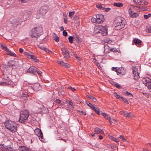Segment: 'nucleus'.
<instances>
[{
    "label": "nucleus",
    "mask_w": 151,
    "mask_h": 151,
    "mask_svg": "<svg viewBox=\"0 0 151 151\" xmlns=\"http://www.w3.org/2000/svg\"><path fill=\"white\" fill-rule=\"evenodd\" d=\"M126 24L124 19L121 17L116 18L113 22V25L116 30H119L124 28Z\"/></svg>",
    "instance_id": "obj_1"
},
{
    "label": "nucleus",
    "mask_w": 151,
    "mask_h": 151,
    "mask_svg": "<svg viewBox=\"0 0 151 151\" xmlns=\"http://www.w3.org/2000/svg\"><path fill=\"white\" fill-rule=\"evenodd\" d=\"M6 128L12 132L17 131V124L14 122L11 121H6L4 123Z\"/></svg>",
    "instance_id": "obj_2"
},
{
    "label": "nucleus",
    "mask_w": 151,
    "mask_h": 151,
    "mask_svg": "<svg viewBox=\"0 0 151 151\" xmlns=\"http://www.w3.org/2000/svg\"><path fill=\"white\" fill-rule=\"evenodd\" d=\"M29 115V111L27 109L22 111L20 114L19 122L22 123L26 122Z\"/></svg>",
    "instance_id": "obj_3"
},
{
    "label": "nucleus",
    "mask_w": 151,
    "mask_h": 151,
    "mask_svg": "<svg viewBox=\"0 0 151 151\" xmlns=\"http://www.w3.org/2000/svg\"><path fill=\"white\" fill-rule=\"evenodd\" d=\"M42 31V29L41 27H35L32 29L30 36L32 38L37 37L41 34Z\"/></svg>",
    "instance_id": "obj_4"
},
{
    "label": "nucleus",
    "mask_w": 151,
    "mask_h": 151,
    "mask_svg": "<svg viewBox=\"0 0 151 151\" xmlns=\"http://www.w3.org/2000/svg\"><path fill=\"white\" fill-rule=\"evenodd\" d=\"M62 53L64 58L66 59H69L70 58V56L68 50L65 48V46H63L61 48Z\"/></svg>",
    "instance_id": "obj_5"
},
{
    "label": "nucleus",
    "mask_w": 151,
    "mask_h": 151,
    "mask_svg": "<svg viewBox=\"0 0 151 151\" xmlns=\"http://www.w3.org/2000/svg\"><path fill=\"white\" fill-rule=\"evenodd\" d=\"M47 12V10L45 7H42L40 10L38 11L36 14V18H39L40 17L45 14Z\"/></svg>",
    "instance_id": "obj_6"
},
{
    "label": "nucleus",
    "mask_w": 151,
    "mask_h": 151,
    "mask_svg": "<svg viewBox=\"0 0 151 151\" xmlns=\"http://www.w3.org/2000/svg\"><path fill=\"white\" fill-rule=\"evenodd\" d=\"M18 96L20 98L22 101H24L27 99L28 95L27 93H24L23 91H20L18 93Z\"/></svg>",
    "instance_id": "obj_7"
},
{
    "label": "nucleus",
    "mask_w": 151,
    "mask_h": 151,
    "mask_svg": "<svg viewBox=\"0 0 151 151\" xmlns=\"http://www.w3.org/2000/svg\"><path fill=\"white\" fill-rule=\"evenodd\" d=\"M35 134L39 137L40 140L43 142H45V139H44L43 135L41 130L39 129H36L35 130Z\"/></svg>",
    "instance_id": "obj_8"
},
{
    "label": "nucleus",
    "mask_w": 151,
    "mask_h": 151,
    "mask_svg": "<svg viewBox=\"0 0 151 151\" xmlns=\"http://www.w3.org/2000/svg\"><path fill=\"white\" fill-rule=\"evenodd\" d=\"M134 8L133 7L129 8L128 10V12L131 17L134 18L137 17L139 15V13L134 12Z\"/></svg>",
    "instance_id": "obj_9"
},
{
    "label": "nucleus",
    "mask_w": 151,
    "mask_h": 151,
    "mask_svg": "<svg viewBox=\"0 0 151 151\" xmlns=\"http://www.w3.org/2000/svg\"><path fill=\"white\" fill-rule=\"evenodd\" d=\"M108 27L107 25L102 26V28L99 30L98 33L101 34L103 36H106L108 32Z\"/></svg>",
    "instance_id": "obj_10"
},
{
    "label": "nucleus",
    "mask_w": 151,
    "mask_h": 151,
    "mask_svg": "<svg viewBox=\"0 0 151 151\" xmlns=\"http://www.w3.org/2000/svg\"><path fill=\"white\" fill-rule=\"evenodd\" d=\"M36 78L34 80V81L32 82V84L33 83H35L32 86V88L35 91H38L40 90L41 88V86L39 83H35L37 81V76H36Z\"/></svg>",
    "instance_id": "obj_11"
},
{
    "label": "nucleus",
    "mask_w": 151,
    "mask_h": 151,
    "mask_svg": "<svg viewBox=\"0 0 151 151\" xmlns=\"http://www.w3.org/2000/svg\"><path fill=\"white\" fill-rule=\"evenodd\" d=\"M12 150L10 145H6L4 144H0V151H10Z\"/></svg>",
    "instance_id": "obj_12"
},
{
    "label": "nucleus",
    "mask_w": 151,
    "mask_h": 151,
    "mask_svg": "<svg viewBox=\"0 0 151 151\" xmlns=\"http://www.w3.org/2000/svg\"><path fill=\"white\" fill-rule=\"evenodd\" d=\"M96 17L97 19V23L98 24L103 23L105 20L104 17L102 14H97Z\"/></svg>",
    "instance_id": "obj_13"
},
{
    "label": "nucleus",
    "mask_w": 151,
    "mask_h": 151,
    "mask_svg": "<svg viewBox=\"0 0 151 151\" xmlns=\"http://www.w3.org/2000/svg\"><path fill=\"white\" fill-rule=\"evenodd\" d=\"M22 19H21L17 18L13 19L11 21V23L14 26H16L19 25L21 22Z\"/></svg>",
    "instance_id": "obj_14"
},
{
    "label": "nucleus",
    "mask_w": 151,
    "mask_h": 151,
    "mask_svg": "<svg viewBox=\"0 0 151 151\" xmlns=\"http://www.w3.org/2000/svg\"><path fill=\"white\" fill-rule=\"evenodd\" d=\"M132 72L134 79L135 80H137L139 77V73L138 72V69L136 68H133Z\"/></svg>",
    "instance_id": "obj_15"
},
{
    "label": "nucleus",
    "mask_w": 151,
    "mask_h": 151,
    "mask_svg": "<svg viewBox=\"0 0 151 151\" xmlns=\"http://www.w3.org/2000/svg\"><path fill=\"white\" fill-rule=\"evenodd\" d=\"M37 68L34 66L30 67L27 70L28 73H33L34 74H36Z\"/></svg>",
    "instance_id": "obj_16"
},
{
    "label": "nucleus",
    "mask_w": 151,
    "mask_h": 151,
    "mask_svg": "<svg viewBox=\"0 0 151 151\" xmlns=\"http://www.w3.org/2000/svg\"><path fill=\"white\" fill-rule=\"evenodd\" d=\"M126 73V70L124 68L122 67L118 68V71H117V74L118 75L121 74L124 75Z\"/></svg>",
    "instance_id": "obj_17"
},
{
    "label": "nucleus",
    "mask_w": 151,
    "mask_h": 151,
    "mask_svg": "<svg viewBox=\"0 0 151 151\" xmlns=\"http://www.w3.org/2000/svg\"><path fill=\"white\" fill-rule=\"evenodd\" d=\"M2 81H5L7 83H9V84H11L12 82L10 78L9 77L6 75H4L3 77V80Z\"/></svg>",
    "instance_id": "obj_18"
},
{
    "label": "nucleus",
    "mask_w": 151,
    "mask_h": 151,
    "mask_svg": "<svg viewBox=\"0 0 151 151\" xmlns=\"http://www.w3.org/2000/svg\"><path fill=\"white\" fill-rule=\"evenodd\" d=\"M19 150L20 151H31V149H29L23 146H19Z\"/></svg>",
    "instance_id": "obj_19"
},
{
    "label": "nucleus",
    "mask_w": 151,
    "mask_h": 151,
    "mask_svg": "<svg viewBox=\"0 0 151 151\" xmlns=\"http://www.w3.org/2000/svg\"><path fill=\"white\" fill-rule=\"evenodd\" d=\"M58 63L61 66L66 68H68L70 67V65L68 63H64L63 61H59Z\"/></svg>",
    "instance_id": "obj_20"
},
{
    "label": "nucleus",
    "mask_w": 151,
    "mask_h": 151,
    "mask_svg": "<svg viewBox=\"0 0 151 151\" xmlns=\"http://www.w3.org/2000/svg\"><path fill=\"white\" fill-rule=\"evenodd\" d=\"M104 52L105 53H108L111 52V49L110 47L107 45H104Z\"/></svg>",
    "instance_id": "obj_21"
},
{
    "label": "nucleus",
    "mask_w": 151,
    "mask_h": 151,
    "mask_svg": "<svg viewBox=\"0 0 151 151\" xmlns=\"http://www.w3.org/2000/svg\"><path fill=\"white\" fill-rule=\"evenodd\" d=\"M148 3L144 0H142V5H147ZM147 8L146 6H142V11H146L147 10Z\"/></svg>",
    "instance_id": "obj_22"
},
{
    "label": "nucleus",
    "mask_w": 151,
    "mask_h": 151,
    "mask_svg": "<svg viewBox=\"0 0 151 151\" xmlns=\"http://www.w3.org/2000/svg\"><path fill=\"white\" fill-rule=\"evenodd\" d=\"M94 132L96 134H99L101 132L102 133H104V132L103 131V129H100L98 127H96L95 129Z\"/></svg>",
    "instance_id": "obj_23"
},
{
    "label": "nucleus",
    "mask_w": 151,
    "mask_h": 151,
    "mask_svg": "<svg viewBox=\"0 0 151 151\" xmlns=\"http://www.w3.org/2000/svg\"><path fill=\"white\" fill-rule=\"evenodd\" d=\"M134 42L135 43V44L138 46H139L142 45L141 41L138 39H134Z\"/></svg>",
    "instance_id": "obj_24"
},
{
    "label": "nucleus",
    "mask_w": 151,
    "mask_h": 151,
    "mask_svg": "<svg viewBox=\"0 0 151 151\" xmlns=\"http://www.w3.org/2000/svg\"><path fill=\"white\" fill-rule=\"evenodd\" d=\"M38 46L40 48L44 50V51H46V52L49 53L50 52H51V51L50 50L47 48H46L43 46H40V45H38Z\"/></svg>",
    "instance_id": "obj_25"
},
{
    "label": "nucleus",
    "mask_w": 151,
    "mask_h": 151,
    "mask_svg": "<svg viewBox=\"0 0 151 151\" xmlns=\"http://www.w3.org/2000/svg\"><path fill=\"white\" fill-rule=\"evenodd\" d=\"M66 102L67 103L70 105L72 107V108H74L75 104L74 102L72 101L71 100H66Z\"/></svg>",
    "instance_id": "obj_26"
},
{
    "label": "nucleus",
    "mask_w": 151,
    "mask_h": 151,
    "mask_svg": "<svg viewBox=\"0 0 151 151\" xmlns=\"http://www.w3.org/2000/svg\"><path fill=\"white\" fill-rule=\"evenodd\" d=\"M24 55L26 56L28 58L31 59V58H33V55L30 54V53L28 52H24Z\"/></svg>",
    "instance_id": "obj_27"
},
{
    "label": "nucleus",
    "mask_w": 151,
    "mask_h": 151,
    "mask_svg": "<svg viewBox=\"0 0 151 151\" xmlns=\"http://www.w3.org/2000/svg\"><path fill=\"white\" fill-rule=\"evenodd\" d=\"M121 112L123 114H124L123 116L126 117H129L130 116V112H126V111H121Z\"/></svg>",
    "instance_id": "obj_28"
},
{
    "label": "nucleus",
    "mask_w": 151,
    "mask_h": 151,
    "mask_svg": "<svg viewBox=\"0 0 151 151\" xmlns=\"http://www.w3.org/2000/svg\"><path fill=\"white\" fill-rule=\"evenodd\" d=\"M87 96L88 97V98L92 100L94 102H96V99L94 96H92V95L90 94H89L88 95H87Z\"/></svg>",
    "instance_id": "obj_29"
},
{
    "label": "nucleus",
    "mask_w": 151,
    "mask_h": 151,
    "mask_svg": "<svg viewBox=\"0 0 151 151\" xmlns=\"http://www.w3.org/2000/svg\"><path fill=\"white\" fill-rule=\"evenodd\" d=\"M92 110H93L98 115H100V112H99V109L97 107H95L94 106L92 109Z\"/></svg>",
    "instance_id": "obj_30"
},
{
    "label": "nucleus",
    "mask_w": 151,
    "mask_h": 151,
    "mask_svg": "<svg viewBox=\"0 0 151 151\" xmlns=\"http://www.w3.org/2000/svg\"><path fill=\"white\" fill-rule=\"evenodd\" d=\"M114 6L118 7H122L123 6V4L122 3H114Z\"/></svg>",
    "instance_id": "obj_31"
},
{
    "label": "nucleus",
    "mask_w": 151,
    "mask_h": 151,
    "mask_svg": "<svg viewBox=\"0 0 151 151\" xmlns=\"http://www.w3.org/2000/svg\"><path fill=\"white\" fill-rule=\"evenodd\" d=\"M145 31L146 32L151 33V27L150 26H146Z\"/></svg>",
    "instance_id": "obj_32"
},
{
    "label": "nucleus",
    "mask_w": 151,
    "mask_h": 151,
    "mask_svg": "<svg viewBox=\"0 0 151 151\" xmlns=\"http://www.w3.org/2000/svg\"><path fill=\"white\" fill-rule=\"evenodd\" d=\"M10 85L9 83H7L5 81H3L0 83V85L1 86H6Z\"/></svg>",
    "instance_id": "obj_33"
},
{
    "label": "nucleus",
    "mask_w": 151,
    "mask_h": 151,
    "mask_svg": "<svg viewBox=\"0 0 151 151\" xmlns=\"http://www.w3.org/2000/svg\"><path fill=\"white\" fill-rule=\"evenodd\" d=\"M1 46L2 48L3 49L5 50L6 51L8 50V48L5 45L2 43H1Z\"/></svg>",
    "instance_id": "obj_34"
},
{
    "label": "nucleus",
    "mask_w": 151,
    "mask_h": 151,
    "mask_svg": "<svg viewBox=\"0 0 151 151\" xmlns=\"http://www.w3.org/2000/svg\"><path fill=\"white\" fill-rule=\"evenodd\" d=\"M102 115L106 119H108L109 120V119L110 118V117L107 114H106L105 113H101Z\"/></svg>",
    "instance_id": "obj_35"
},
{
    "label": "nucleus",
    "mask_w": 151,
    "mask_h": 151,
    "mask_svg": "<svg viewBox=\"0 0 151 151\" xmlns=\"http://www.w3.org/2000/svg\"><path fill=\"white\" fill-rule=\"evenodd\" d=\"M109 120L111 124H115L116 122V121L115 119L112 118H110Z\"/></svg>",
    "instance_id": "obj_36"
},
{
    "label": "nucleus",
    "mask_w": 151,
    "mask_h": 151,
    "mask_svg": "<svg viewBox=\"0 0 151 151\" xmlns=\"http://www.w3.org/2000/svg\"><path fill=\"white\" fill-rule=\"evenodd\" d=\"M147 86L149 89L151 88V82L149 81H148L146 83H145V86Z\"/></svg>",
    "instance_id": "obj_37"
},
{
    "label": "nucleus",
    "mask_w": 151,
    "mask_h": 151,
    "mask_svg": "<svg viewBox=\"0 0 151 151\" xmlns=\"http://www.w3.org/2000/svg\"><path fill=\"white\" fill-rule=\"evenodd\" d=\"M75 13V12L74 11L70 12L69 13V17H70V18H72L74 14Z\"/></svg>",
    "instance_id": "obj_38"
},
{
    "label": "nucleus",
    "mask_w": 151,
    "mask_h": 151,
    "mask_svg": "<svg viewBox=\"0 0 151 151\" xmlns=\"http://www.w3.org/2000/svg\"><path fill=\"white\" fill-rule=\"evenodd\" d=\"M113 94L114 96L116 97L117 98L120 99L121 97V96L117 94V93L116 92H114L113 93Z\"/></svg>",
    "instance_id": "obj_39"
},
{
    "label": "nucleus",
    "mask_w": 151,
    "mask_h": 151,
    "mask_svg": "<svg viewBox=\"0 0 151 151\" xmlns=\"http://www.w3.org/2000/svg\"><path fill=\"white\" fill-rule=\"evenodd\" d=\"M120 100H122L123 101H124V103H126L127 104H129V102L128 101H127V99L124 98L122 96H121V97Z\"/></svg>",
    "instance_id": "obj_40"
},
{
    "label": "nucleus",
    "mask_w": 151,
    "mask_h": 151,
    "mask_svg": "<svg viewBox=\"0 0 151 151\" xmlns=\"http://www.w3.org/2000/svg\"><path fill=\"white\" fill-rule=\"evenodd\" d=\"M148 81H149V79L148 78L146 79L145 78H143V79H142V82L144 84L145 86V83H146L147 82H148Z\"/></svg>",
    "instance_id": "obj_41"
},
{
    "label": "nucleus",
    "mask_w": 151,
    "mask_h": 151,
    "mask_svg": "<svg viewBox=\"0 0 151 151\" xmlns=\"http://www.w3.org/2000/svg\"><path fill=\"white\" fill-rule=\"evenodd\" d=\"M86 103L89 107L92 109L94 107L93 104L90 103L89 101H86Z\"/></svg>",
    "instance_id": "obj_42"
},
{
    "label": "nucleus",
    "mask_w": 151,
    "mask_h": 151,
    "mask_svg": "<svg viewBox=\"0 0 151 151\" xmlns=\"http://www.w3.org/2000/svg\"><path fill=\"white\" fill-rule=\"evenodd\" d=\"M73 37L71 36H70L68 37V40L69 42L70 43H72L73 42Z\"/></svg>",
    "instance_id": "obj_43"
},
{
    "label": "nucleus",
    "mask_w": 151,
    "mask_h": 151,
    "mask_svg": "<svg viewBox=\"0 0 151 151\" xmlns=\"http://www.w3.org/2000/svg\"><path fill=\"white\" fill-rule=\"evenodd\" d=\"M151 17V14H148L147 15L145 14L144 15V17L145 19H148L149 17Z\"/></svg>",
    "instance_id": "obj_44"
},
{
    "label": "nucleus",
    "mask_w": 151,
    "mask_h": 151,
    "mask_svg": "<svg viewBox=\"0 0 151 151\" xmlns=\"http://www.w3.org/2000/svg\"><path fill=\"white\" fill-rule=\"evenodd\" d=\"M134 2L137 4L141 5L142 0H134Z\"/></svg>",
    "instance_id": "obj_45"
},
{
    "label": "nucleus",
    "mask_w": 151,
    "mask_h": 151,
    "mask_svg": "<svg viewBox=\"0 0 151 151\" xmlns=\"http://www.w3.org/2000/svg\"><path fill=\"white\" fill-rule=\"evenodd\" d=\"M75 40L77 42L79 43L81 42L80 40V37L79 36L76 35V37L75 38Z\"/></svg>",
    "instance_id": "obj_46"
},
{
    "label": "nucleus",
    "mask_w": 151,
    "mask_h": 151,
    "mask_svg": "<svg viewBox=\"0 0 151 151\" xmlns=\"http://www.w3.org/2000/svg\"><path fill=\"white\" fill-rule=\"evenodd\" d=\"M96 7L100 9H102V10H104V9H106V8L102 7V6L101 5H97Z\"/></svg>",
    "instance_id": "obj_47"
},
{
    "label": "nucleus",
    "mask_w": 151,
    "mask_h": 151,
    "mask_svg": "<svg viewBox=\"0 0 151 151\" xmlns=\"http://www.w3.org/2000/svg\"><path fill=\"white\" fill-rule=\"evenodd\" d=\"M113 85L114 86L120 89L121 88V86L115 82L114 83V84H113Z\"/></svg>",
    "instance_id": "obj_48"
},
{
    "label": "nucleus",
    "mask_w": 151,
    "mask_h": 151,
    "mask_svg": "<svg viewBox=\"0 0 151 151\" xmlns=\"http://www.w3.org/2000/svg\"><path fill=\"white\" fill-rule=\"evenodd\" d=\"M31 58V59H32L36 62H38L39 61V60L37 59L36 57L33 55V58Z\"/></svg>",
    "instance_id": "obj_49"
},
{
    "label": "nucleus",
    "mask_w": 151,
    "mask_h": 151,
    "mask_svg": "<svg viewBox=\"0 0 151 151\" xmlns=\"http://www.w3.org/2000/svg\"><path fill=\"white\" fill-rule=\"evenodd\" d=\"M91 20L92 22H93V23H97V19L96 18H94V17H92L91 19Z\"/></svg>",
    "instance_id": "obj_50"
},
{
    "label": "nucleus",
    "mask_w": 151,
    "mask_h": 151,
    "mask_svg": "<svg viewBox=\"0 0 151 151\" xmlns=\"http://www.w3.org/2000/svg\"><path fill=\"white\" fill-rule=\"evenodd\" d=\"M54 40H55L56 42H58L59 41V38L58 37L56 36L54 38Z\"/></svg>",
    "instance_id": "obj_51"
},
{
    "label": "nucleus",
    "mask_w": 151,
    "mask_h": 151,
    "mask_svg": "<svg viewBox=\"0 0 151 151\" xmlns=\"http://www.w3.org/2000/svg\"><path fill=\"white\" fill-rule=\"evenodd\" d=\"M55 102L56 104H60L61 103V101L60 100L57 99L55 101Z\"/></svg>",
    "instance_id": "obj_52"
},
{
    "label": "nucleus",
    "mask_w": 151,
    "mask_h": 151,
    "mask_svg": "<svg viewBox=\"0 0 151 151\" xmlns=\"http://www.w3.org/2000/svg\"><path fill=\"white\" fill-rule=\"evenodd\" d=\"M111 138L113 139V141L116 142H118L119 141V140L118 139H116L114 137H112Z\"/></svg>",
    "instance_id": "obj_53"
},
{
    "label": "nucleus",
    "mask_w": 151,
    "mask_h": 151,
    "mask_svg": "<svg viewBox=\"0 0 151 151\" xmlns=\"http://www.w3.org/2000/svg\"><path fill=\"white\" fill-rule=\"evenodd\" d=\"M112 70L117 72L118 71V69L117 67H112Z\"/></svg>",
    "instance_id": "obj_54"
},
{
    "label": "nucleus",
    "mask_w": 151,
    "mask_h": 151,
    "mask_svg": "<svg viewBox=\"0 0 151 151\" xmlns=\"http://www.w3.org/2000/svg\"><path fill=\"white\" fill-rule=\"evenodd\" d=\"M63 35L64 36L66 37L67 36L68 33L67 32H66L65 30H64L63 32Z\"/></svg>",
    "instance_id": "obj_55"
},
{
    "label": "nucleus",
    "mask_w": 151,
    "mask_h": 151,
    "mask_svg": "<svg viewBox=\"0 0 151 151\" xmlns=\"http://www.w3.org/2000/svg\"><path fill=\"white\" fill-rule=\"evenodd\" d=\"M111 51H112L113 52H116L118 51V50L116 48H112L111 49Z\"/></svg>",
    "instance_id": "obj_56"
},
{
    "label": "nucleus",
    "mask_w": 151,
    "mask_h": 151,
    "mask_svg": "<svg viewBox=\"0 0 151 151\" xmlns=\"http://www.w3.org/2000/svg\"><path fill=\"white\" fill-rule=\"evenodd\" d=\"M79 18L78 17L77 15H75L73 18V19L74 20H76Z\"/></svg>",
    "instance_id": "obj_57"
},
{
    "label": "nucleus",
    "mask_w": 151,
    "mask_h": 151,
    "mask_svg": "<svg viewBox=\"0 0 151 151\" xmlns=\"http://www.w3.org/2000/svg\"><path fill=\"white\" fill-rule=\"evenodd\" d=\"M37 71L36 72V73H37L39 75V74H40L42 73L41 71L39 70L37 68V71Z\"/></svg>",
    "instance_id": "obj_58"
},
{
    "label": "nucleus",
    "mask_w": 151,
    "mask_h": 151,
    "mask_svg": "<svg viewBox=\"0 0 151 151\" xmlns=\"http://www.w3.org/2000/svg\"><path fill=\"white\" fill-rule=\"evenodd\" d=\"M9 55L11 56H12L14 57H16V55L14 53H11L9 54Z\"/></svg>",
    "instance_id": "obj_59"
},
{
    "label": "nucleus",
    "mask_w": 151,
    "mask_h": 151,
    "mask_svg": "<svg viewBox=\"0 0 151 151\" xmlns=\"http://www.w3.org/2000/svg\"><path fill=\"white\" fill-rule=\"evenodd\" d=\"M126 94L127 96H129V95L132 96V97H133L132 95V94L131 93H130L129 92H128V91H127L126 93Z\"/></svg>",
    "instance_id": "obj_60"
},
{
    "label": "nucleus",
    "mask_w": 151,
    "mask_h": 151,
    "mask_svg": "<svg viewBox=\"0 0 151 151\" xmlns=\"http://www.w3.org/2000/svg\"><path fill=\"white\" fill-rule=\"evenodd\" d=\"M79 112L80 114H82L83 115H85L86 114V113L85 112H84L83 111H79Z\"/></svg>",
    "instance_id": "obj_61"
},
{
    "label": "nucleus",
    "mask_w": 151,
    "mask_h": 151,
    "mask_svg": "<svg viewBox=\"0 0 151 151\" xmlns=\"http://www.w3.org/2000/svg\"><path fill=\"white\" fill-rule=\"evenodd\" d=\"M72 55L74 56L76 58L77 57H78L77 55L76 54L75 52H74L73 53V54H72Z\"/></svg>",
    "instance_id": "obj_62"
},
{
    "label": "nucleus",
    "mask_w": 151,
    "mask_h": 151,
    "mask_svg": "<svg viewBox=\"0 0 151 151\" xmlns=\"http://www.w3.org/2000/svg\"><path fill=\"white\" fill-rule=\"evenodd\" d=\"M64 22L65 24H67V18H64Z\"/></svg>",
    "instance_id": "obj_63"
},
{
    "label": "nucleus",
    "mask_w": 151,
    "mask_h": 151,
    "mask_svg": "<svg viewBox=\"0 0 151 151\" xmlns=\"http://www.w3.org/2000/svg\"><path fill=\"white\" fill-rule=\"evenodd\" d=\"M23 51V50L22 48H19V52L20 53H22Z\"/></svg>",
    "instance_id": "obj_64"
}]
</instances>
